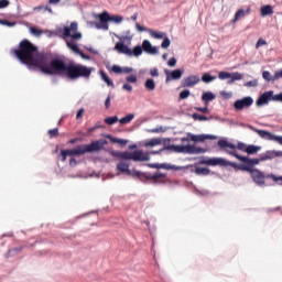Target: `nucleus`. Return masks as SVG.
<instances>
[{
	"label": "nucleus",
	"mask_w": 282,
	"mask_h": 282,
	"mask_svg": "<svg viewBox=\"0 0 282 282\" xmlns=\"http://www.w3.org/2000/svg\"><path fill=\"white\" fill-rule=\"evenodd\" d=\"M14 56L29 67H39L42 63H45V53L39 52L30 40H22L19 44V48L12 51Z\"/></svg>",
	"instance_id": "f257e3e1"
},
{
	"label": "nucleus",
	"mask_w": 282,
	"mask_h": 282,
	"mask_svg": "<svg viewBox=\"0 0 282 282\" xmlns=\"http://www.w3.org/2000/svg\"><path fill=\"white\" fill-rule=\"evenodd\" d=\"M37 68L42 74L48 76H61L67 74L68 78H72V64L65 63L63 57H54L50 61V54L45 53L44 63L40 64Z\"/></svg>",
	"instance_id": "f03ea898"
},
{
	"label": "nucleus",
	"mask_w": 282,
	"mask_h": 282,
	"mask_svg": "<svg viewBox=\"0 0 282 282\" xmlns=\"http://www.w3.org/2000/svg\"><path fill=\"white\" fill-rule=\"evenodd\" d=\"M129 166V163L120 162L117 164V170L120 173H126V175H130L131 177L139 180V182H142V184H162L160 180L166 177V174L162 172H155L154 174H151V172H140L138 170L131 171Z\"/></svg>",
	"instance_id": "7ed1b4c3"
},
{
	"label": "nucleus",
	"mask_w": 282,
	"mask_h": 282,
	"mask_svg": "<svg viewBox=\"0 0 282 282\" xmlns=\"http://www.w3.org/2000/svg\"><path fill=\"white\" fill-rule=\"evenodd\" d=\"M217 147H219V149H224L225 153H226V150L228 151V149H231V151H235V149H238V151H242L243 153H247V155H257L258 151H261V145H254V144L248 145L241 141H239L237 145H235V143L229 142L226 139H220L217 142Z\"/></svg>",
	"instance_id": "20e7f679"
},
{
	"label": "nucleus",
	"mask_w": 282,
	"mask_h": 282,
	"mask_svg": "<svg viewBox=\"0 0 282 282\" xmlns=\"http://www.w3.org/2000/svg\"><path fill=\"white\" fill-rule=\"evenodd\" d=\"M198 164H207V166H232L235 171H246L248 173L247 163L237 164L235 162H230L224 158H207L203 156Z\"/></svg>",
	"instance_id": "39448f33"
},
{
	"label": "nucleus",
	"mask_w": 282,
	"mask_h": 282,
	"mask_svg": "<svg viewBox=\"0 0 282 282\" xmlns=\"http://www.w3.org/2000/svg\"><path fill=\"white\" fill-rule=\"evenodd\" d=\"M110 155H112V158H119L120 160H132V162H149V160H151L149 152L142 150H135L133 152L112 151Z\"/></svg>",
	"instance_id": "423d86ee"
},
{
	"label": "nucleus",
	"mask_w": 282,
	"mask_h": 282,
	"mask_svg": "<svg viewBox=\"0 0 282 282\" xmlns=\"http://www.w3.org/2000/svg\"><path fill=\"white\" fill-rule=\"evenodd\" d=\"M106 144H109V142L105 139L95 140L89 144H84L77 149L72 150V155H85V153L102 151Z\"/></svg>",
	"instance_id": "0eeeda50"
},
{
	"label": "nucleus",
	"mask_w": 282,
	"mask_h": 282,
	"mask_svg": "<svg viewBox=\"0 0 282 282\" xmlns=\"http://www.w3.org/2000/svg\"><path fill=\"white\" fill-rule=\"evenodd\" d=\"M117 39H119V41L121 42H117L116 45H115V51L116 52H119V54H126V56H142V52L143 48L142 46L140 45H137L133 47V50H131L130 47L127 46V44H124V41H127V39H129V41H131V37L129 36H123V37H120L117 35Z\"/></svg>",
	"instance_id": "6e6552de"
},
{
	"label": "nucleus",
	"mask_w": 282,
	"mask_h": 282,
	"mask_svg": "<svg viewBox=\"0 0 282 282\" xmlns=\"http://www.w3.org/2000/svg\"><path fill=\"white\" fill-rule=\"evenodd\" d=\"M251 175V180L257 184V186H263L265 185V180H273V182H282V176H276L274 174H263L261 170H253L249 172ZM280 186H282V183H280Z\"/></svg>",
	"instance_id": "1a4fd4ad"
},
{
	"label": "nucleus",
	"mask_w": 282,
	"mask_h": 282,
	"mask_svg": "<svg viewBox=\"0 0 282 282\" xmlns=\"http://www.w3.org/2000/svg\"><path fill=\"white\" fill-rule=\"evenodd\" d=\"M226 153H228V155H232V158H236V160H239V162H242L243 164H247L248 173L251 172V171H258L259 170V169H254V166H257V164L261 163V160L259 158L258 159H250L248 156L237 154V152L230 151V150H226Z\"/></svg>",
	"instance_id": "9d476101"
},
{
	"label": "nucleus",
	"mask_w": 282,
	"mask_h": 282,
	"mask_svg": "<svg viewBox=\"0 0 282 282\" xmlns=\"http://www.w3.org/2000/svg\"><path fill=\"white\" fill-rule=\"evenodd\" d=\"M91 72L94 68L87 67L83 64H72V80H76L77 78H89L91 76Z\"/></svg>",
	"instance_id": "9b49d317"
},
{
	"label": "nucleus",
	"mask_w": 282,
	"mask_h": 282,
	"mask_svg": "<svg viewBox=\"0 0 282 282\" xmlns=\"http://www.w3.org/2000/svg\"><path fill=\"white\" fill-rule=\"evenodd\" d=\"M95 19H98L99 22L90 21L88 22V25H91V28H96L97 30H109V12L104 11L101 13H94Z\"/></svg>",
	"instance_id": "f8f14e48"
},
{
	"label": "nucleus",
	"mask_w": 282,
	"mask_h": 282,
	"mask_svg": "<svg viewBox=\"0 0 282 282\" xmlns=\"http://www.w3.org/2000/svg\"><path fill=\"white\" fill-rule=\"evenodd\" d=\"M83 39V33L75 31L72 32V52L74 54H77V56H80V58H84V61H91V57L83 52L80 47H78V44L74 41H80Z\"/></svg>",
	"instance_id": "ddd939ff"
},
{
	"label": "nucleus",
	"mask_w": 282,
	"mask_h": 282,
	"mask_svg": "<svg viewBox=\"0 0 282 282\" xmlns=\"http://www.w3.org/2000/svg\"><path fill=\"white\" fill-rule=\"evenodd\" d=\"M249 128L254 131V133H258L262 138V140H269L270 142H278V144H282V137L273 134L272 132L268 130H259L254 126H249Z\"/></svg>",
	"instance_id": "4468645a"
},
{
	"label": "nucleus",
	"mask_w": 282,
	"mask_h": 282,
	"mask_svg": "<svg viewBox=\"0 0 282 282\" xmlns=\"http://www.w3.org/2000/svg\"><path fill=\"white\" fill-rule=\"evenodd\" d=\"M218 78L219 80H228L227 84L232 85L235 80H241L243 78V75L239 72L229 73V72L221 70L218 73Z\"/></svg>",
	"instance_id": "2eb2a0df"
},
{
	"label": "nucleus",
	"mask_w": 282,
	"mask_h": 282,
	"mask_svg": "<svg viewBox=\"0 0 282 282\" xmlns=\"http://www.w3.org/2000/svg\"><path fill=\"white\" fill-rule=\"evenodd\" d=\"M254 104V99L251 96L243 97L242 99H238L234 102V109L236 111H243V109H248L252 107Z\"/></svg>",
	"instance_id": "dca6fc26"
},
{
	"label": "nucleus",
	"mask_w": 282,
	"mask_h": 282,
	"mask_svg": "<svg viewBox=\"0 0 282 282\" xmlns=\"http://www.w3.org/2000/svg\"><path fill=\"white\" fill-rule=\"evenodd\" d=\"M274 90L264 91L256 100L257 107H263V105H268L271 100L274 102Z\"/></svg>",
	"instance_id": "f3484780"
},
{
	"label": "nucleus",
	"mask_w": 282,
	"mask_h": 282,
	"mask_svg": "<svg viewBox=\"0 0 282 282\" xmlns=\"http://www.w3.org/2000/svg\"><path fill=\"white\" fill-rule=\"evenodd\" d=\"M164 74L166 76L165 83H171V80H180L184 76V69L176 68L174 70L165 69Z\"/></svg>",
	"instance_id": "a211bd4d"
},
{
	"label": "nucleus",
	"mask_w": 282,
	"mask_h": 282,
	"mask_svg": "<svg viewBox=\"0 0 282 282\" xmlns=\"http://www.w3.org/2000/svg\"><path fill=\"white\" fill-rule=\"evenodd\" d=\"M181 142H206V137L205 134H193L188 132L187 137L181 139Z\"/></svg>",
	"instance_id": "6ab92c4d"
},
{
	"label": "nucleus",
	"mask_w": 282,
	"mask_h": 282,
	"mask_svg": "<svg viewBox=\"0 0 282 282\" xmlns=\"http://www.w3.org/2000/svg\"><path fill=\"white\" fill-rule=\"evenodd\" d=\"M202 80L198 75H189L182 80V87H195Z\"/></svg>",
	"instance_id": "aec40b11"
},
{
	"label": "nucleus",
	"mask_w": 282,
	"mask_h": 282,
	"mask_svg": "<svg viewBox=\"0 0 282 282\" xmlns=\"http://www.w3.org/2000/svg\"><path fill=\"white\" fill-rule=\"evenodd\" d=\"M206 151L207 150L204 148H197L192 144L185 145V153H187V155H199L202 153H206Z\"/></svg>",
	"instance_id": "412c9836"
},
{
	"label": "nucleus",
	"mask_w": 282,
	"mask_h": 282,
	"mask_svg": "<svg viewBox=\"0 0 282 282\" xmlns=\"http://www.w3.org/2000/svg\"><path fill=\"white\" fill-rule=\"evenodd\" d=\"M143 52H145V54H158V47L156 46H153V44H151V41L149 40H144L142 42V45H141Z\"/></svg>",
	"instance_id": "4be33fe9"
},
{
	"label": "nucleus",
	"mask_w": 282,
	"mask_h": 282,
	"mask_svg": "<svg viewBox=\"0 0 282 282\" xmlns=\"http://www.w3.org/2000/svg\"><path fill=\"white\" fill-rule=\"evenodd\" d=\"M110 72H113V74H131L133 72V67H129V66L121 67L119 65H112Z\"/></svg>",
	"instance_id": "5701e85b"
},
{
	"label": "nucleus",
	"mask_w": 282,
	"mask_h": 282,
	"mask_svg": "<svg viewBox=\"0 0 282 282\" xmlns=\"http://www.w3.org/2000/svg\"><path fill=\"white\" fill-rule=\"evenodd\" d=\"M106 138L108 140H110V142H112V144H120L121 147H127V144L129 142V140H127V139H118L111 134L106 135Z\"/></svg>",
	"instance_id": "b1692460"
},
{
	"label": "nucleus",
	"mask_w": 282,
	"mask_h": 282,
	"mask_svg": "<svg viewBox=\"0 0 282 282\" xmlns=\"http://www.w3.org/2000/svg\"><path fill=\"white\" fill-rule=\"evenodd\" d=\"M99 76L108 87H112V88L116 87V85L113 84V80L109 78V75H107L105 70H99Z\"/></svg>",
	"instance_id": "393cba45"
},
{
	"label": "nucleus",
	"mask_w": 282,
	"mask_h": 282,
	"mask_svg": "<svg viewBox=\"0 0 282 282\" xmlns=\"http://www.w3.org/2000/svg\"><path fill=\"white\" fill-rule=\"evenodd\" d=\"M159 169H165V171H182L184 167L169 163H159Z\"/></svg>",
	"instance_id": "a878e982"
},
{
	"label": "nucleus",
	"mask_w": 282,
	"mask_h": 282,
	"mask_svg": "<svg viewBox=\"0 0 282 282\" xmlns=\"http://www.w3.org/2000/svg\"><path fill=\"white\" fill-rule=\"evenodd\" d=\"M216 96L213 94V91H206L202 95V100L205 102V105H208V102H213L215 100Z\"/></svg>",
	"instance_id": "bb28decb"
},
{
	"label": "nucleus",
	"mask_w": 282,
	"mask_h": 282,
	"mask_svg": "<svg viewBox=\"0 0 282 282\" xmlns=\"http://www.w3.org/2000/svg\"><path fill=\"white\" fill-rule=\"evenodd\" d=\"M260 12L261 17H270V14H274V9H272V6L267 4L261 7Z\"/></svg>",
	"instance_id": "cd10ccee"
},
{
	"label": "nucleus",
	"mask_w": 282,
	"mask_h": 282,
	"mask_svg": "<svg viewBox=\"0 0 282 282\" xmlns=\"http://www.w3.org/2000/svg\"><path fill=\"white\" fill-rule=\"evenodd\" d=\"M169 142H171V139H163V144L164 147L162 148V151H169L170 153H175V144H169Z\"/></svg>",
	"instance_id": "c85d7f7f"
},
{
	"label": "nucleus",
	"mask_w": 282,
	"mask_h": 282,
	"mask_svg": "<svg viewBox=\"0 0 282 282\" xmlns=\"http://www.w3.org/2000/svg\"><path fill=\"white\" fill-rule=\"evenodd\" d=\"M144 87L147 91H155V80L153 78H148L144 82Z\"/></svg>",
	"instance_id": "c756f323"
},
{
	"label": "nucleus",
	"mask_w": 282,
	"mask_h": 282,
	"mask_svg": "<svg viewBox=\"0 0 282 282\" xmlns=\"http://www.w3.org/2000/svg\"><path fill=\"white\" fill-rule=\"evenodd\" d=\"M246 14H250V8H247V10L239 9L235 14V21H239V19H242V17H246Z\"/></svg>",
	"instance_id": "7c9ffc66"
},
{
	"label": "nucleus",
	"mask_w": 282,
	"mask_h": 282,
	"mask_svg": "<svg viewBox=\"0 0 282 282\" xmlns=\"http://www.w3.org/2000/svg\"><path fill=\"white\" fill-rule=\"evenodd\" d=\"M133 118H135V115L134 113H129L127 115L126 117H122L121 119H119V124H129Z\"/></svg>",
	"instance_id": "2f4dec72"
},
{
	"label": "nucleus",
	"mask_w": 282,
	"mask_h": 282,
	"mask_svg": "<svg viewBox=\"0 0 282 282\" xmlns=\"http://www.w3.org/2000/svg\"><path fill=\"white\" fill-rule=\"evenodd\" d=\"M262 78L267 82V83H276V79H274V75H272L270 73V70H264L262 72Z\"/></svg>",
	"instance_id": "473e14b6"
},
{
	"label": "nucleus",
	"mask_w": 282,
	"mask_h": 282,
	"mask_svg": "<svg viewBox=\"0 0 282 282\" xmlns=\"http://www.w3.org/2000/svg\"><path fill=\"white\" fill-rule=\"evenodd\" d=\"M149 34L153 37V39H165L166 37V33L164 32H160V31H153V30H149Z\"/></svg>",
	"instance_id": "72a5a7b5"
},
{
	"label": "nucleus",
	"mask_w": 282,
	"mask_h": 282,
	"mask_svg": "<svg viewBox=\"0 0 282 282\" xmlns=\"http://www.w3.org/2000/svg\"><path fill=\"white\" fill-rule=\"evenodd\" d=\"M162 142H164V139L153 138L145 142V147H158V144H161Z\"/></svg>",
	"instance_id": "f704fd0d"
},
{
	"label": "nucleus",
	"mask_w": 282,
	"mask_h": 282,
	"mask_svg": "<svg viewBox=\"0 0 282 282\" xmlns=\"http://www.w3.org/2000/svg\"><path fill=\"white\" fill-rule=\"evenodd\" d=\"M104 122L109 127H112V124H116V122H120V119L118 118V116H112L105 118Z\"/></svg>",
	"instance_id": "c9c22d12"
},
{
	"label": "nucleus",
	"mask_w": 282,
	"mask_h": 282,
	"mask_svg": "<svg viewBox=\"0 0 282 282\" xmlns=\"http://www.w3.org/2000/svg\"><path fill=\"white\" fill-rule=\"evenodd\" d=\"M213 80H217V76H213L209 73L203 74V76H202V82L203 83L208 84V83H213Z\"/></svg>",
	"instance_id": "e433bc0d"
},
{
	"label": "nucleus",
	"mask_w": 282,
	"mask_h": 282,
	"mask_svg": "<svg viewBox=\"0 0 282 282\" xmlns=\"http://www.w3.org/2000/svg\"><path fill=\"white\" fill-rule=\"evenodd\" d=\"M108 19L112 23H122L124 21V18L122 15H111L108 13Z\"/></svg>",
	"instance_id": "4c0bfd02"
},
{
	"label": "nucleus",
	"mask_w": 282,
	"mask_h": 282,
	"mask_svg": "<svg viewBox=\"0 0 282 282\" xmlns=\"http://www.w3.org/2000/svg\"><path fill=\"white\" fill-rule=\"evenodd\" d=\"M195 173H196V175H210V169H208V167H196Z\"/></svg>",
	"instance_id": "58836bf2"
},
{
	"label": "nucleus",
	"mask_w": 282,
	"mask_h": 282,
	"mask_svg": "<svg viewBox=\"0 0 282 282\" xmlns=\"http://www.w3.org/2000/svg\"><path fill=\"white\" fill-rule=\"evenodd\" d=\"M59 34H62V36H64V37L72 36V28L65 26V28L61 29Z\"/></svg>",
	"instance_id": "ea45409f"
},
{
	"label": "nucleus",
	"mask_w": 282,
	"mask_h": 282,
	"mask_svg": "<svg viewBox=\"0 0 282 282\" xmlns=\"http://www.w3.org/2000/svg\"><path fill=\"white\" fill-rule=\"evenodd\" d=\"M193 120H199V122H204L206 120H208V117L204 116V115H199L197 112L192 115Z\"/></svg>",
	"instance_id": "a19ab883"
},
{
	"label": "nucleus",
	"mask_w": 282,
	"mask_h": 282,
	"mask_svg": "<svg viewBox=\"0 0 282 282\" xmlns=\"http://www.w3.org/2000/svg\"><path fill=\"white\" fill-rule=\"evenodd\" d=\"M67 155L72 156V150H62L61 155H59L61 161L65 162V160H67Z\"/></svg>",
	"instance_id": "79ce46f5"
},
{
	"label": "nucleus",
	"mask_w": 282,
	"mask_h": 282,
	"mask_svg": "<svg viewBox=\"0 0 282 282\" xmlns=\"http://www.w3.org/2000/svg\"><path fill=\"white\" fill-rule=\"evenodd\" d=\"M161 47L163 50H169V47H171V39H169V36H165L163 39V42L161 43Z\"/></svg>",
	"instance_id": "37998d69"
},
{
	"label": "nucleus",
	"mask_w": 282,
	"mask_h": 282,
	"mask_svg": "<svg viewBox=\"0 0 282 282\" xmlns=\"http://www.w3.org/2000/svg\"><path fill=\"white\" fill-rule=\"evenodd\" d=\"M188 96H191V90L184 89L180 93L178 98H180V100H186V98H188Z\"/></svg>",
	"instance_id": "c03bdc74"
},
{
	"label": "nucleus",
	"mask_w": 282,
	"mask_h": 282,
	"mask_svg": "<svg viewBox=\"0 0 282 282\" xmlns=\"http://www.w3.org/2000/svg\"><path fill=\"white\" fill-rule=\"evenodd\" d=\"M30 32H31V34H33L34 36H41V34H43V30L36 29V28H34V26L30 28Z\"/></svg>",
	"instance_id": "a18cd8bd"
},
{
	"label": "nucleus",
	"mask_w": 282,
	"mask_h": 282,
	"mask_svg": "<svg viewBox=\"0 0 282 282\" xmlns=\"http://www.w3.org/2000/svg\"><path fill=\"white\" fill-rule=\"evenodd\" d=\"M208 120H218L219 122H228V119L221 118L218 116H209V117H207L206 121H208Z\"/></svg>",
	"instance_id": "49530a36"
},
{
	"label": "nucleus",
	"mask_w": 282,
	"mask_h": 282,
	"mask_svg": "<svg viewBox=\"0 0 282 282\" xmlns=\"http://www.w3.org/2000/svg\"><path fill=\"white\" fill-rule=\"evenodd\" d=\"M174 153H186V145H175Z\"/></svg>",
	"instance_id": "de8ad7c7"
},
{
	"label": "nucleus",
	"mask_w": 282,
	"mask_h": 282,
	"mask_svg": "<svg viewBox=\"0 0 282 282\" xmlns=\"http://www.w3.org/2000/svg\"><path fill=\"white\" fill-rule=\"evenodd\" d=\"M0 25H6L7 28H14V25H17V22H10L8 20H0Z\"/></svg>",
	"instance_id": "09e8293b"
},
{
	"label": "nucleus",
	"mask_w": 282,
	"mask_h": 282,
	"mask_svg": "<svg viewBox=\"0 0 282 282\" xmlns=\"http://www.w3.org/2000/svg\"><path fill=\"white\" fill-rule=\"evenodd\" d=\"M47 134L50 135V138H58V128H54L48 130Z\"/></svg>",
	"instance_id": "8fccbe9b"
},
{
	"label": "nucleus",
	"mask_w": 282,
	"mask_h": 282,
	"mask_svg": "<svg viewBox=\"0 0 282 282\" xmlns=\"http://www.w3.org/2000/svg\"><path fill=\"white\" fill-rule=\"evenodd\" d=\"M150 76H152V78H158V76H160V70L156 67L151 68Z\"/></svg>",
	"instance_id": "3c124183"
},
{
	"label": "nucleus",
	"mask_w": 282,
	"mask_h": 282,
	"mask_svg": "<svg viewBox=\"0 0 282 282\" xmlns=\"http://www.w3.org/2000/svg\"><path fill=\"white\" fill-rule=\"evenodd\" d=\"M127 83H138V76L137 75H129L126 77Z\"/></svg>",
	"instance_id": "603ef678"
},
{
	"label": "nucleus",
	"mask_w": 282,
	"mask_h": 282,
	"mask_svg": "<svg viewBox=\"0 0 282 282\" xmlns=\"http://www.w3.org/2000/svg\"><path fill=\"white\" fill-rule=\"evenodd\" d=\"M267 154L268 160H274L275 158V150H269L264 152Z\"/></svg>",
	"instance_id": "864d4df0"
},
{
	"label": "nucleus",
	"mask_w": 282,
	"mask_h": 282,
	"mask_svg": "<svg viewBox=\"0 0 282 282\" xmlns=\"http://www.w3.org/2000/svg\"><path fill=\"white\" fill-rule=\"evenodd\" d=\"M220 96L225 98V100H230L232 98V93H227L226 90L220 91Z\"/></svg>",
	"instance_id": "5fc2aeb1"
},
{
	"label": "nucleus",
	"mask_w": 282,
	"mask_h": 282,
	"mask_svg": "<svg viewBox=\"0 0 282 282\" xmlns=\"http://www.w3.org/2000/svg\"><path fill=\"white\" fill-rule=\"evenodd\" d=\"M282 78V68L274 72L273 80H279Z\"/></svg>",
	"instance_id": "6e6d98bb"
},
{
	"label": "nucleus",
	"mask_w": 282,
	"mask_h": 282,
	"mask_svg": "<svg viewBox=\"0 0 282 282\" xmlns=\"http://www.w3.org/2000/svg\"><path fill=\"white\" fill-rule=\"evenodd\" d=\"M169 67H175L177 65V58L172 57L167 61Z\"/></svg>",
	"instance_id": "4d7b16f0"
},
{
	"label": "nucleus",
	"mask_w": 282,
	"mask_h": 282,
	"mask_svg": "<svg viewBox=\"0 0 282 282\" xmlns=\"http://www.w3.org/2000/svg\"><path fill=\"white\" fill-rule=\"evenodd\" d=\"M195 109H196V111H200V113H210V109H208L207 106L203 107V108L196 107Z\"/></svg>",
	"instance_id": "13d9d810"
},
{
	"label": "nucleus",
	"mask_w": 282,
	"mask_h": 282,
	"mask_svg": "<svg viewBox=\"0 0 282 282\" xmlns=\"http://www.w3.org/2000/svg\"><path fill=\"white\" fill-rule=\"evenodd\" d=\"M10 6L9 0H0V10H3V8H8Z\"/></svg>",
	"instance_id": "bf43d9fd"
},
{
	"label": "nucleus",
	"mask_w": 282,
	"mask_h": 282,
	"mask_svg": "<svg viewBox=\"0 0 282 282\" xmlns=\"http://www.w3.org/2000/svg\"><path fill=\"white\" fill-rule=\"evenodd\" d=\"M35 10H44L45 12H50V14H53V12H54V11H52V8L43 7V6L35 8Z\"/></svg>",
	"instance_id": "052dcab7"
},
{
	"label": "nucleus",
	"mask_w": 282,
	"mask_h": 282,
	"mask_svg": "<svg viewBox=\"0 0 282 282\" xmlns=\"http://www.w3.org/2000/svg\"><path fill=\"white\" fill-rule=\"evenodd\" d=\"M122 89H124V91H133V86H131L130 84H123Z\"/></svg>",
	"instance_id": "680f3d73"
},
{
	"label": "nucleus",
	"mask_w": 282,
	"mask_h": 282,
	"mask_svg": "<svg viewBox=\"0 0 282 282\" xmlns=\"http://www.w3.org/2000/svg\"><path fill=\"white\" fill-rule=\"evenodd\" d=\"M270 156H268V154H265V152L264 153H261V154H259V160H260V162H265V161H268V159H269Z\"/></svg>",
	"instance_id": "e2e57ef3"
},
{
	"label": "nucleus",
	"mask_w": 282,
	"mask_h": 282,
	"mask_svg": "<svg viewBox=\"0 0 282 282\" xmlns=\"http://www.w3.org/2000/svg\"><path fill=\"white\" fill-rule=\"evenodd\" d=\"M262 45H268V42H265V40L263 39H259L256 44V47H261Z\"/></svg>",
	"instance_id": "0e129e2a"
},
{
	"label": "nucleus",
	"mask_w": 282,
	"mask_h": 282,
	"mask_svg": "<svg viewBox=\"0 0 282 282\" xmlns=\"http://www.w3.org/2000/svg\"><path fill=\"white\" fill-rule=\"evenodd\" d=\"M145 166L149 169H160V163H148Z\"/></svg>",
	"instance_id": "69168bd1"
},
{
	"label": "nucleus",
	"mask_w": 282,
	"mask_h": 282,
	"mask_svg": "<svg viewBox=\"0 0 282 282\" xmlns=\"http://www.w3.org/2000/svg\"><path fill=\"white\" fill-rule=\"evenodd\" d=\"M274 102H282V93L274 95Z\"/></svg>",
	"instance_id": "338daca9"
},
{
	"label": "nucleus",
	"mask_w": 282,
	"mask_h": 282,
	"mask_svg": "<svg viewBox=\"0 0 282 282\" xmlns=\"http://www.w3.org/2000/svg\"><path fill=\"white\" fill-rule=\"evenodd\" d=\"M246 87H257V80L247 82Z\"/></svg>",
	"instance_id": "774afa93"
}]
</instances>
